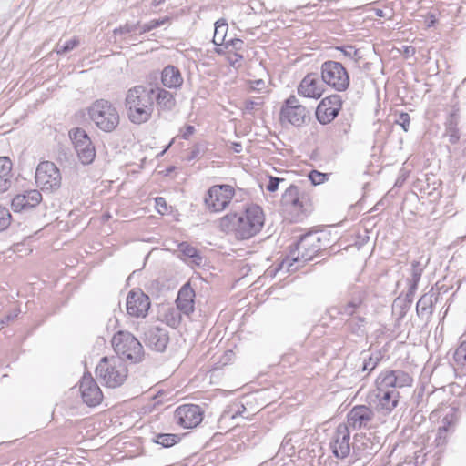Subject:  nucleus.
Returning a JSON list of instances; mask_svg holds the SVG:
<instances>
[{"mask_svg":"<svg viewBox=\"0 0 466 466\" xmlns=\"http://www.w3.org/2000/svg\"><path fill=\"white\" fill-rule=\"evenodd\" d=\"M265 216L258 205H250L241 213H228L219 219L223 232L233 233L238 239H249L259 233L264 226Z\"/></svg>","mask_w":466,"mask_h":466,"instance_id":"f257e3e1","label":"nucleus"},{"mask_svg":"<svg viewBox=\"0 0 466 466\" xmlns=\"http://www.w3.org/2000/svg\"><path fill=\"white\" fill-rule=\"evenodd\" d=\"M412 377L401 370H386L376 380L378 406L386 413L391 412L399 402L400 394L397 389L410 387Z\"/></svg>","mask_w":466,"mask_h":466,"instance_id":"f03ea898","label":"nucleus"},{"mask_svg":"<svg viewBox=\"0 0 466 466\" xmlns=\"http://www.w3.org/2000/svg\"><path fill=\"white\" fill-rule=\"evenodd\" d=\"M154 103L152 86L137 85L129 88L125 98L128 119L137 125L147 123L152 117Z\"/></svg>","mask_w":466,"mask_h":466,"instance_id":"7ed1b4c3","label":"nucleus"},{"mask_svg":"<svg viewBox=\"0 0 466 466\" xmlns=\"http://www.w3.org/2000/svg\"><path fill=\"white\" fill-rule=\"evenodd\" d=\"M321 236L318 232H309L300 237L295 248L280 264V269L296 271L300 266L311 260L322 249Z\"/></svg>","mask_w":466,"mask_h":466,"instance_id":"20e7f679","label":"nucleus"},{"mask_svg":"<svg viewBox=\"0 0 466 466\" xmlns=\"http://www.w3.org/2000/svg\"><path fill=\"white\" fill-rule=\"evenodd\" d=\"M280 205L283 212L290 215L294 220L300 219L312 209L309 194L294 184H291L282 194Z\"/></svg>","mask_w":466,"mask_h":466,"instance_id":"39448f33","label":"nucleus"},{"mask_svg":"<svg viewBox=\"0 0 466 466\" xmlns=\"http://www.w3.org/2000/svg\"><path fill=\"white\" fill-rule=\"evenodd\" d=\"M96 373L104 385L116 388L126 380L127 368L120 358L103 357L96 368Z\"/></svg>","mask_w":466,"mask_h":466,"instance_id":"423d86ee","label":"nucleus"},{"mask_svg":"<svg viewBox=\"0 0 466 466\" xmlns=\"http://www.w3.org/2000/svg\"><path fill=\"white\" fill-rule=\"evenodd\" d=\"M90 119L104 132H112L119 125L120 116L116 106L107 100L98 99L88 109Z\"/></svg>","mask_w":466,"mask_h":466,"instance_id":"0eeeda50","label":"nucleus"},{"mask_svg":"<svg viewBox=\"0 0 466 466\" xmlns=\"http://www.w3.org/2000/svg\"><path fill=\"white\" fill-rule=\"evenodd\" d=\"M112 346L116 357L138 363L144 359L143 346L139 340L128 331H118L112 339Z\"/></svg>","mask_w":466,"mask_h":466,"instance_id":"6e6552de","label":"nucleus"},{"mask_svg":"<svg viewBox=\"0 0 466 466\" xmlns=\"http://www.w3.org/2000/svg\"><path fill=\"white\" fill-rule=\"evenodd\" d=\"M321 78L324 83L338 92L345 91L350 86V76L341 63L329 60L321 65Z\"/></svg>","mask_w":466,"mask_h":466,"instance_id":"1a4fd4ad","label":"nucleus"},{"mask_svg":"<svg viewBox=\"0 0 466 466\" xmlns=\"http://www.w3.org/2000/svg\"><path fill=\"white\" fill-rule=\"evenodd\" d=\"M235 196L232 186L214 185L209 187L204 197V204L210 212H221L225 210Z\"/></svg>","mask_w":466,"mask_h":466,"instance_id":"9d476101","label":"nucleus"},{"mask_svg":"<svg viewBox=\"0 0 466 466\" xmlns=\"http://www.w3.org/2000/svg\"><path fill=\"white\" fill-rule=\"evenodd\" d=\"M61 174L56 166L50 161L41 162L35 171V182L43 191L53 192L61 186Z\"/></svg>","mask_w":466,"mask_h":466,"instance_id":"9b49d317","label":"nucleus"},{"mask_svg":"<svg viewBox=\"0 0 466 466\" xmlns=\"http://www.w3.org/2000/svg\"><path fill=\"white\" fill-rule=\"evenodd\" d=\"M69 137L81 163L91 164L96 157V149L86 132L80 127H75L69 131Z\"/></svg>","mask_w":466,"mask_h":466,"instance_id":"f8f14e48","label":"nucleus"},{"mask_svg":"<svg viewBox=\"0 0 466 466\" xmlns=\"http://www.w3.org/2000/svg\"><path fill=\"white\" fill-rule=\"evenodd\" d=\"M309 111L299 104L295 96H289L281 106L279 119L281 123L287 122L294 127H301L305 124Z\"/></svg>","mask_w":466,"mask_h":466,"instance_id":"ddd939ff","label":"nucleus"},{"mask_svg":"<svg viewBox=\"0 0 466 466\" xmlns=\"http://www.w3.org/2000/svg\"><path fill=\"white\" fill-rule=\"evenodd\" d=\"M174 418L181 427L191 429L200 424L203 420V411L198 405L185 404L176 409Z\"/></svg>","mask_w":466,"mask_h":466,"instance_id":"4468645a","label":"nucleus"},{"mask_svg":"<svg viewBox=\"0 0 466 466\" xmlns=\"http://www.w3.org/2000/svg\"><path fill=\"white\" fill-rule=\"evenodd\" d=\"M342 100L339 95H331L323 98L316 108V117L320 124L333 121L341 109Z\"/></svg>","mask_w":466,"mask_h":466,"instance_id":"2eb2a0df","label":"nucleus"},{"mask_svg":"<svg viewBox=\"0 0 466 466\" xmlns=\"http://www.w3.org/2000/svg\"><path fill=\"white\" fill-rule=\"evenodd\" d=\"M351 447L350 430L346 424L340 423L331 438L330 448L332 453L338 459H345L350 455Z\"/></svg>","mask_w":466,"mask_h":466,"instance_id":"dca6fc26","label":"nucleus"},{"mask_svg":"<svg viewBox=\"0 0 466 466\" xmlns=\"http://www.w3.org/2000/svg\"><path fill=\"white\" fill-rule=\"evenodd\" d=\"M375 418V412L366 405L354 406L347 414V426L353 430L370 428Z\"/></svg>","mask_w":466,"mask_h":466,"instance_id":"f3484780","label":"nucleus"},{"mask_svg":"<svg viewBox=\"0 0 466 466\" xmlns=\"http://www.w3.org/2000/svg\"><path fill=\"white\" fill-rule=\"evenodd\" d=\"M150 308L149 297L142 290H131L127 297V312L131 317L145 318Z\"/></svg>","mask_w":466,"mask_h":466,"instance_id":"a211bd4d","label":"nucleus"},{"mask_svg":"<svg viewBox=\"0 0 466 466\" xmlns=\"http://www.w3.org/2000/svg\"><path fill=\"white\" fill-rule=\"evenodd\" d=\"M79 390L82 400L86 405L95 407L102 401V391L91 374H84L80 380Z\"/></svg>","mask_w":466,"mask_h":466,"instance_id":"6ab92c4d","label":"nucleus"},{"mask_svg":"<svg viewBox=\"0 0 466 466\" xmlns=\"http://www.w3.org/2000/svg\"><path fill=\"white\" fill-rule=\"evenodd\" d=\"M42 201V194L36 189L25 190L14 197L11 207L14 212L27 211Z\"/></svg>","mask_w":466,"mask_h":466,"instance_id":"aec40b11","label":"nucleus"},{"mask_svg":"<svg viewBox=\"0 0 466 466\" xmlns=\"http://www.w3.org/2000/svg\"><path fill=\"white\" fill-rule=\"evenodd\" d=\"M168 342V331L164 328L150 327L145 332L146 345L155 351L163 352Z\"/></svg>","mask_w":466,"mask_h":466,"instance_id":"412c9836","label":"nucleus"},{"mask_svg":"<svg viewBox=\"0 0 466 466\" xmlns=\"http://www.w3.org/2000/svg\"><path fill=\"white\" fill-rule=\"evenodd\" d=\"M299 95L309 98H319L323 93L322 84L316 74H308L298 86Z\"/></svg>","mask_w":466,"mask_h":466,"instance_id":"4be33fe9","label":"nucleus"},{"mask_svg":"<svg viewBox=\"0 0 466 466\" xmlns=\"http://www.w3.org/2000/svg\"><path fill=\"white\" fill-rule=\"evenodd\" d=\"M377 446L371 437L363 433L356 434L352 442L353 454L358 459L371 456L376 452Z\"/></svg>","mask_w":466,"mask_h":466,"instance_id":"5701e85b","label":"nucleus"},{"mask_svg":"<svg viewBox=\"0 0 466 466\" xmlns=\"http://www.w3.org/2000/svg\"><path fill=\"white\" fill-rule=\"evenodd\" d=\"M194 298L195 291L190 285L185 284L178 291L176 304L177 310L180 312L189 315L194 311Z\"/></svg>","mask_w":466,"mask_h":466,"instance_id":"b1692460","label":"nucleus"},{"mask_svg":"<svg viewBox=\"0 0 466 466\" xmlns=\"http://www.w3.org/2000/svg\"><path fill=\"white\" fill-rule=\"evenodd\" d=\"M155 102L159 111H171L176 106L174 95L160 86L153 87Z\"/></svg>","mask_w":466,"mask_h":466,"instance_id":"393cba45","label":"nucleus"},{"mask_svg":"<svg viewBox=\"0 0 466 466\" xmlns=\"http://www.w3.org/2000/svg\"><path fill=\"white\" fill-rule=\"evenodd\" d=\"M364 299L365 292L358 290L350 300L340 309L339 313L348 317L361 315L364 309Z\"/></svg>","mask_w":466,"mask_h":466,"instance_id":"a878e982","label":"nucleus"},{"mask_svg":"<svg viewBox=\"0 0 466 466\" xmlns=\"http://www.w3.org/2000/svg\"><path fill=\"white\" fill-rule=\"evenodd\" d=\"M161 82L167 88H178L183 84V77L179 69L174 66H167L161 72Z\"/></svg>","mask_w":466,"mask_h":466,"instance_id":"bb28decb","label":"nucleus"},{"mask_svg":"<svg viewBox=\"0 0 466 466\" xmlns=\"http://www.w3.org/2000/svg\"><path fill=\"white\" fill-rule=\"evenodd\" d=\"M12 167L9 157H0V193L7 191L12 186Z\"/></svg>","mask_w":466,"mask_h":466,"instance_id":"cd10ccee","label":"nucleus"},{"mask_svg":"<svg viewBox=\"0 0 466 466\" xmlns=\"http://www.w3.org/2000/svg\"><path fill=\"white\" fill-rule=\"evenodd\" d=\"M454 431V423L452 420V415H446L442 420L441 425L438 428V431L435 438V444L437 447L445 446L448 442L449 436Z\"/></svg>","mask_w":466,"mask_h":466,"instance_id":"c85d7f7f","label":"nucleus"},{"mask_svg":"<svg viewBox=\"0 0 466 466\" xmlns=\"http://www.w3.org/2000/svg\"><path fill=\"white\" fill-rule=\"evenodd\" d=\"M139 27L140 23L137 22L135 24L126 23L124 25L115 28L113 30L114 42L118 43L121 47L124 45H128L129 41L127 35L136 32Z\"/></svg>","mask_w":466,"mask_h":466,"instance_id":"c756f323","label":"nucleus"},{"mask_svg":"<svg viewBox=\"0 0 466 466\" xmlns=\"http://www.w3.org/2000/svg\"><path fill=\"white\" fill-rule=\"evenodd\" d=\"M177 251L186 261H190L198 266L202 263V257L199 251L187 242H181L177 245Z\"/></svg>","mask_w":466,"mask_h":466,"instance_id":"7c9ffc66","label":"nucleus"},{"mask_svg":"<svg viewBox=\"0 0 466 466\" xmlns=\"http://www.w3.org/2000/svg\"><path fill=\"white\" fill-rule=\"evenodd\" d=\"M453 359L455 362V372L461 376H466V341L461 342L456 349Z\"/></svg>","mask_w":466,"mask_h":466,"instance_id":"2f4dec72","label":"nucleus"},{"mask_svg":"<svg viewBox=\"0 0 466 466\" xmlns=\"http://www.w3.org/2000/svg\"><path fill=\"white\" fill-rule=\"evenodd\" d=\"M433 293L422 295L417 302L416 311L420 318L429 317L432 313Z\"/></svg>","mask_w":466,"mask_h":466,"instance_id":"473e14b6","label":"nucleus"},{"mask_svg":"<svg viewBox=\"0 0 466 466\" xmlns=\"http://www.w3.org/2000/svg\"><path fill=\"white\" fill-rule=\"evenodd\" d=\"M366 323V318L362 315L349 317L345 322L349 330L359 337H362L365 334Z\"/></svg>","mask_w":466,"mask_h":466,"instance_id":"72a5a7b5","label":"nucleus"},{"mask_svg":"<svg viewBox=\"0 0 466 466\" xmlns=\"http://www.w3.org/2000/svg\"><path fill=\"white\" fill-rule=\"evenodd\" d=\"M227 30H228V24L225 22V20L220 19L215 23V32H214V36H213V43L216 46H222L223 43H226Z\"/></svg>","mask_w":466,"mask_h":466,"instance_id":"f704fd0d","label":"nucleus"},{"mask_svg":"<svg viewBox=\"0 0 466 466\" xmlns=\"http://www.w3.org/2000/svg\"><path fill=\"white\" fill-rule=\"evenodd\" d=\"M181 441V436L178 434L159 433L157 434L154 441L164 448H169Z\"/></svg>","mask_w":466,"mask_h":466,"instance_id":"c9c22d12","label":"nucleus"},{"mask_svg":"<svg viewBox=\"0 0 466 466\" xmlns=\"http://www.w3.org/2000/svg\"><path fill=\"white\" fill-rule=\"evenodd\" d=\"M424 267L420 261H413L411 263V278L408 279V282L412 283V289L415 285L419 284Z\"/></svg>","mask_w":466,"mask_h":466,"instance_id":"e433bc0d","label":"nucleus"},{"mask_svg":"<svg viewBox=\"0 0 466 466\" xmlns=\"http://www.w3.org/2000/svg\"><path fill=\"white\" fill-rule=\"evenodd\" d=\"M445 137L451 144H457L460 140V134L457 128V123L451 119L447 125Z\"/></svg>","mask_w":466,"mask_h":466,"instance_id":"4c0bfd02","label":"nucleus"},{"mask_svg":"<svg viewBox=\"0 0 466 466\" xmlns=\"http://www.w3.org/2000/svg\"><path fill=\"white\" fill-rule=\"evenodd\" d=\"M79 46V40L76 37L62 43L59 41L56 45V51L57 54H66Z\"/></svg>","mask_w":466,"mask_h":466,"instance_id":"58836bf2","label":"nucleus"},{"mask_svg":"<svg viewBox=\"0 0 466 466\" xmlns=\"http://www.w3.org/2000/svg\"><path fill=\"white\" fill-rule=\"evenodd\" d=\"M12 216L9 210L0 205V232L6 229L11 223Z\"/></svg>","mask_w":466,"mask_h":466,"instance_id":"ea45409f","label":"nucleus"},{"mask_svg":"<svg viewBox=\"0 0 466 466\" xmlns=\"http://www.w3.org/2000/svg\"><path fill=\"white\" fill-rule=\"evenodd\" d=\"M166 21H167V18L162 19V20L155 19V20H151L150 22L144 24V25L140 24V27H139L140 34L149 32L155 28L164 25L166 23Z\"/></svg>","mask_w":466,"mask_h":466,"instance_id":"a19ab883","label":"nucleus"},{"mask_svg":"<svg viewBox=\"0 0 466 466\" xmlns=\"http://www.w3.org/2000/svg\"><path fill=\"white\" fill-rule=\"evenodd\" d=\"M380 357L373 358L372 356L364 357L363 359V365H362V370L363 371H371L373 370L376 366L378 365L380 361Z\"/></svg>","mask_w":466,"mask_h":466,"instance_id":"79ce46f5","label":"nucleus"},{"mask_svg":"<svg viewBox=\"0 0 466 466\" xmlns=\"http://www.w3.org/2000/svg\"><path fill=\"white\" fill-rule=\"evenodd\" d=\"M242 60H243V56L237 52L229 51L227 56L228 63L235 68H238L240 66V65H241L240 63Z\"/></svg>","mask_w":466,"mask_h":466,"instance_id":"37998d69","label":"nucleus"},{"mask_svg":"<svg viewBox=\"0 0 466 466\" xmlns=\"http://www.w3.org/2000/svg\"><path fill=\"white\" fill-rule=\"evenodd\" d=\"M204 145L200 143L195 144L192 147L188 149L187 160H193L198 158L200 154L204 151Z\"/></svg>","mask_w":466,"mask_h":466,"instance_id":"c03bdc74","label":"nucleus"},{"mask_svg":"<svg viewBox=\"0 0 466 466\" xmlns=\"http://www.w3.org/2000/svg\"><path fill=\"white\" fill-rule=\"evenodd\" d=\"M225 48H232L233 50L238 51L243 48L244 42L238 38L226 39V43H223Z\"/></svg>","mask_w":466,"mask_h":466,"instance_id":"a18cd8bd","label":"nucleus"},{"mask_svg":"<svg viewBox=\"0 0 466 466\" xmlns=\"http://www.w3.org/2000/svg\"><path fill=\"white\" fill-rule=\"evenodd\" d=\"M326 176L327 175L324 173L319 172L317 170H312L309 174V178L311 181L312 185L316 186L323 183L324 180L326 179Z\"/></svg>","mask_w":466,"mask_h":466,"instance_id":"49530a36","label":"nucleus"},{"mask_svg":"<svg viewBox=\"0 0 466 466\" xmlns=\"http://www.w3.org/2000/svg\"><path fill=\"white\" fill-rule=\"evenodd\" d=\"M396 123L401 126L403 130L407 132L410 123V115L408 113H400Z\"/></svg>","mask_w":466,"mask_h":466,"instance_id":"de8ad7c7","label":"nucleus"},{"mask_svg":"<svg viewBox=\"0 0 466 466\" xmlns=\"http://www.w3.org/2000/svg\"><path fill=\"white\" fill-rule=\"evenodd\" d=\"M179 310L177 309H170L169 311V315H170V318H168V315L167 316V323L172 326V327H176L177 325H178L180 323V314L178 312Z\"/></svg>","mask_w":466,"mask_h":466,"instance_id":"09e8293b","label":"nucleus"},{"mask_svg":"<svg viewBox=\"0 0 466 466\" xmlns=\"http://www.w3.org/2000/svg\"><path fill=\"white\" fill-rule=\"evenodd\" d=\"M263 102L261 100H247L245 102V110L248 113L253 114L254 111L258 110L261 106Z\"/></svg>","mask_w":466,"mask_h":466,"instance_id":"8fccbe9b","label":"nucleus"},{"mask_svg":"<svg viewBox=\"0 0 466 466\" xmlns=\"http://www.w3.org/2000/svg\"><path fill=\"white\" fill-rule=\"evenodd\" d=\"M285 181L286 180L284 178L269 177V181L268 184L267 185V189L270 192H275L278 189L279 185Z\"/></svg>","mask_w":466,"mask_h":466,"instance_id":"3c124183","label":"nucleus"},{"mask_svg":"<svg viewBox=\"0 0 466 466\" xmlns=\"http://www.w3.org/2000/svg\"><path fill=\"white\" fill-rule=\"evenodd\" d=\"M158 213L165 214L167 211V202L164 198L157 197L155 199Z\"/></svg>","mask_w":466,"mask_h":466,"instance_id":"603ef678","label":"nucleus"},{"mask_svg":"<svg viewBox=\"0 0 466 466\" xmlns=\"http://www.w3.org/2000/svg\"><path fill=\"white\" fill-rule=\"evenodd\" d=\"M194 132L195 127L193 126L188 125L185 127V129L181 136L184 139H187L192 134H194Z\"/></svg>","mask_w":466,"mask_h":466,"instance_id":"864d4df0","label":"nucleus"},{"mask_svg":"<svg viewBox=\"0 0 466 466\" xmlns=\"http://www.w3.org/2000/svg\"><path fill=\"white\" fill-rule=\"evenodd\" d=\"M415 53H416V49H415V47H413L411 46H407L403 47V55L406 57L413 56L415 55Z\"/></svg>","mask_w":466,"mask_h":466,"instance_id":"5fc2aeb1","label":"nucleus"},{"mask_svg":"<svg viewBox=\"0 0 466 466\" xmlns=\"http://www.w3.org/2000/svg\"><path fill=\"white\" fill-rule=\"evenodd\" d=\"M17 317V313L15 312V313H10L8 315H6L5 317H4L1 320H0V323L2 325H6L8 324V322L14 320L15 318Z\"/></svg>","mask_w":466,"mask_h":466,"instance_id":"6e6d98bb","label":"nucleus"},{"mask_svg":"<svg viewBox=\"0 0 466 466\" xmlns=\"http://www.w3.org/2000/svg\"><path fill=\"white\" fill-rule=\"evenodd\" d=\"M417 289H418V285H415L414 289H412V283L409 282V290L406 294V297L409 299V301H411L412 297L414 296Z\"/></svg>","mask_w":466,"mask_h":466,"instance_id":"4d7b16f0","label":"nucleus"},{"mask_svg":"<svg viewBox=\"0 0 466 466\" xmlns=\"http://www.w3.org/2000/svg\"><path fill=\"white\" fill-rule=\"evenodd\" d=\"M341 51H343L344 55L349 57H352L354 55L357 54V50H355L352 46H348L346 48H339Z\"/></svg>","mask_w":466,"mask_h":466,"instance_id":"13d9d810","label":"nucleus"},{"mask_svg":"<svg viewBox=\"0 0 466 466\" xmlns=\"http://www.w3.org/2000/svg\"><path fill=\"white\" fill-rule=\"evenodd\" d=\"M265 84L263 80H256L252 83V89L260 90L264 87Z\"/></svg>","mask_w":466,"mask_h":466,"instance_id":"bf43d9fd","label":"nucleus"},{"mask_svg":"<svg viewBox=\"0 0 466 466\" xmlns=\"http://www.w3.org/2000/svg\"><path fill=\"white\" fill-rule=\"evenodd\" d=\"M436 22L435 16L433 15H431L429 19L427 20V26L431 27Z\"/></svg>","mask_w":466,"mask_h":466,"instance_id":"052dcab7","label":"nucleus"},{"mask_svg":"<svg viewBox=\"0 0 466 466\" xmlns=\"http://www.w3.org/2000/svg\"><path fill=\"white\" fill-rule=\"evenodd\" d=\"M165 0H152L151 5L157 7L164 3Z\"/></svg>","mask_w":466,"mask_h":466,"instance_id":"680f3d73","label":"nucleus"},{"mask_svg":"<svg viewBox=\"0 0 466 466\" xmlns=\"http://www.w3.org/2000/svg\"><path fill=\"white\" fill-rule=\"evenodd\" d=\"M375 15H376L377 16H379V17H385V16H386V15H385L384 11H383V10H381V9H376V10H375Z\"/></svg>","mask_w":466,"mask_h":466,"instance_id":"e2e57ef3","label":"nucleus"},{"mask_svg":"<svg viewBox=\"0 0 466 466\" xmlns=\"http://www.w3.org/2000/svg\"><path fill=\"white\" fill-rule=\"evenodd\" d=\"M238 147H239V144H237V147H236V152H239L240 150L238 149Z\"/></svg>","mask_w":466,"mask_h":466,"instance_id":"0e129e2a","label":"nucleus"},{"mask_svg":"<svg viewBox=\"0 0 466 466\" xmlns=\"http://www.w3.org/2000/svg\"><path fill=\"white\" fill-rule=\"evenodd\" d=\"M238 147H239V144H237V147H236V152H239L240 150L238 149Z\"/></svg>","mask_w":466,"mask_h":466,"instance_id":"69168bd1","label":"nucleus"},{"mask_svg":"<svg viewBox=\"0 0 466 466\" xmlns=\"http://www.w3.org/2000/svg\"><path fill=\"white\" fill-rule=\"evenodd\" d=\"M238 147H239V144H237V147H236V152H239L240 150L238 149Z\"/></svg>","mask_w":466,"mask_h":466,"instance_id":"338daca9","label":"nucleus"},{"mask_svg":"<svg viewBox=\"0 0 466 466\" xmlns=\"http://www.w3.org/2000/svg\"><path fill=\"white\" fill-rule=\"evenodd\" d=\"M130 38H132L133 40H137V38L134 37L133 35H130Z\"/></svg>","mask_w":466,"mask_h":466,"instance_id":"774afa93","label":"nucleus"}]
</instances>
